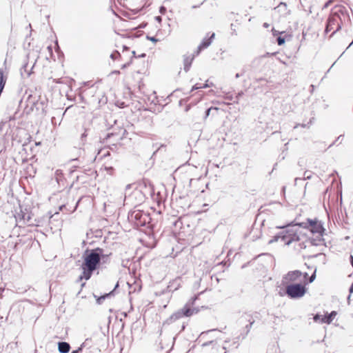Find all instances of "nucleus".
<instances>
[{"instance_id": "nucleus-1", "label": "nucleus", "mask_w": 353, "mask_h": 353, "mask_svg": "<svg viewBox=\"0 0 353 353\" xmlns=\"http://www.w3.org/2000/svg\"><path fill=\"white\" fill-rule=\"evenodd\" d=\"M318 221L307 219V222H302L294 225H288L285 229L276 235L274 236L272 239L269 241V243H272L281 240L285 245H290L294 242L300 241L299 234L301 233L297 226L303 228H312Z\"/></svg>"}, {"instance_id": "nucleus-2", "label": "nucleus", "mask_w": 353, "mask_h": 353, "mask_svg": "<svg viewBox=\"0 0 353 353\" xmlns=\"http://www.w3.org/2000/svg\"><path fill=\"white\" fill-rule=\"evenodd\" d=\"M108 255L103 254V250L99 248L86 250L83 254L84 261L81 265L83 273L80 279H90L92 272L98 268L101 260L108 258Z\"/></svg>"}, {"instance_id": "nucleus-3", "label": "nucleus", "mask_w": 353, "mask_h": 353, "mask_svg": "<svg viewBox=\"0 0 353 353\" xmlns=\"http://www.w3.org/2000/svg\"><path fill=\"white\" fill-rule=\"evenodd\" d=\"M345 17H349L346 8L343 6H334L328 17L325 30V33L334 30V28H336V29L333 31L332 34L339 31L341 28L342 21L345 19Z\"/></svg>"}, {"instance_id": "nucleus-4", "label": "nucleus", "mask_w": 353, "mask_h": 353, "mask_svg": "<svg viewBox=\"0 0 353 353\" xmlns=\"http://www.w3.org/2000/svg\"><path fill=\"white\" fill-rule=\"evenodd\" d=\"M196 296L192 297L181 309L178 310L168 318L163 323V325H169L183 317H190L199 312L197 307H193Z\"/></svg>"}, {"instance_id": "nucleus-5", "label": "nucleus", "mask_w": 353, "mask_h": 353, "mask_svg": "<svg viewBox=\"0 0 353 353\" xmlns=\"http://www.w3.org/2000/svg\"><path fill=\"white\" fill-rule=\"evenodd\" d=\"M128 219L137 228L146 226L151 221L150 214L140 210H134L129 212Z\"/></svg>"}, {"instance_id": "nucleus-6", "label": "nucleus", "mask_w": 353, "mask_h": 353, "mask_svg": "<svg viewBox=\"0 0 353 353\" xmlns=\"http://www.w3.org/2000/svg\"><path fill=\"white\" fill-rule=\"evenodd\" d=\"M256 316L257 313L256 312H248L243 313L242 315L239 318L237 321L238 324L241 326L245 325L243 328V332L241 333L242 339H244L250 332L252 325L255 322Z\"/></svg>"}, {"instance_id": "nucleus-7", "label": "nucleus", "mask_w": 353, "mask_h": 353, "mask_svg": "<svg viewBox=\"0 0 353 353\" xmlns=\"http://www.w3.org/2000/svg\"><path fill=\"white\" fill-rule=\"evenodd\" d=\"M285 294L290 299H299L306 292V288L302 283H292L285 285Z\"/></svg>"}, {"instance_id": "nucleus-8", "label": "nucleus", "mask_w": 353, "mask_h": 353, "mask_svg": "<svg viewBox=\"0 0 353 353\" xmlns=\"http://www.w3.org/2000/svg\"><path fill=\"white\" fill-rule=\"evenodd\" d=\"M302 274L303 273L300 270H294L288 272L285 275L283 276L282 285H285L288 283L299 282L298 283H302Z\"/></svg>"}, {"instance_id": "nucleus-9", "label": "nucleus", "mask_w": 353, "mask_h": 353, "mask_svg": "<svg viewBox=\"0 0 353 353\" xmlns=\"http://www.w3.org/2000/svg\"><path fill=\"white\" fill-rule=\"evenodd\" d=\"M16 219L19 220V221H23L24 224H27L28 225H39L37 223H34L32 221V217L30 214L29 213H24L22 211L21 213L18 214V215L16 216Z\"/></svg>"}, {"instance_id": "nucleus-10", "label": "nucleus", "mask_w": 353, "mask_h": 353, "mask_svg": "<svg viewBox=\"0 0 353 353\" xmlns=\"http://www.w3.org/2000/svg\"><path fill=\"white\" fill-rule=\"evenodd\" d=\"M127 134V131L123 128H121L119 129V132H113L110 133H108L104 138V140L108 141L109 139L113 137H118L116 139V141L122 140L123 138L125 137V134Z\"/></svg>"}, {"instance_id": "nucleus-11", "label": "nucleus", "mask_w": 353, "mask_h": 353, "mask_svg": "<svg viewBox=\"0 0 353 353\" xmlns=\"http://www.w3.org/2000/svg\"><path fill=\"white\" fill-rule=\"evenodd\" d=\"M215 34L212 33L210 37L204 38L200 45L198 46L197 51L196 52V55H198L201 50L207 48L212 43V39L214 38Z\"/></svg>"}, {"instance_id": "nucleus-12", "label": "nucleus", "mask_w": 353, "mask_h": 353, "mask_svg": "<svg viewBox=\"0 0 353 353\" xmlns=\"http://www.w3.org/2000/svg\"><path fill=\"white\" fill-rule=\"evenodd\" d=\"M196 54H192L191 57L190 56H184V58H183V69L185 70V72H188L190 69V67H191V65H192V63L195 57Z\"/></svg>"}, {"instance_id": "nucleus-13", "label": "nucleus", "mask_w": 353, "mask_h": 353, "mask_svg": "<svg viewBox=\"0 0 353 353\" xmlns=\"http://www.w3.org/2000/svg\"><path fill=\"white\" fill-rule=\"evenodd\" d=\"M310 231L313 234H318L320 236H322L325 229L322 223L318 221L312 228H310Z\"/></svg>"}, {"instance_id": "nucleus-14", "label": "nucleus", "mask_w": 353, "mask_h": 353, "mask_svg": "<svg viewBox=\"0 0 353 353\" xmlns=\"http://www.w3.org/2000/svg\"><path fill=\"white\" fill-rule=\"evenodd\" d=\"M58 350L60 353H68L70 350V345L65 341L59 342Z\"/></svg>"}, {"instance_id": "nucleus-15", "label": "nucleus", "mask_w": 353, "mask_h": 353, "mask_svg": "<svg viewBox=\"0 0 353 353\" xmlns=\"http://www.w3.org/2000/svg\"><path fill=\"white\" fill-rule=\"evenodd\" d=\"M118 286H119V283H117L115 285L114 289L112 291H111V292H110L109 293H106V294H105L104 295H102V296H101L98 297V298L97 299V303L98 304H99V305H100V304H101V303H103V301L106 298H108V297H110V296H114V290H115L117 288H118Z\"/></svg>"}, {"instance_id": "nucleus-16", "label": "nucleus", "mask_w": 353, "mask_h": 353, "mask_svg": "<svg viewBox=\"0 0 353 353\" xmlns=\"http://www.w3.org/2000/svg\"><path fill=\"white\" fill-rule=\"evenodd\" d=\"M336 312L332 311L327 315H325L323 318L321 319V323H327L330 324L334 319V318L336 315Z\"/></svg>"}, {"instance_id": "nucleus-17", "label": "nucleus", "mask_w": 353, "mask_h": 353, "mask_svg": "<svg viewBox=\"0 0 353 353\" xmlns=\"http://www.w3.org/2000/svg\"><path fill=\"white\" fill-rule=\"evenodd\" d=\"M180 286V279H176L172 282L170 283V285H168L169 290H176L179 288Z\"/></svg>"}, {"instance_id": "nucleus-18", "label": "nucleus", "mask_w": 353, "mask_h": 353, "mask_svg": "<svg viewBox=\"0 0 353 353\" xmlns=\"http://www.w3.org/2000/svg\"><path fill=\"white\" fill-rule=\"evenodd\" d=\"M54 177L57 182L60 184L63 181V172L61 170H57L54 173Z\"/></svg>"}, {"instance_id": "nucleus-19", "label": "nucleus", "mask_w": 353, "mask_h": 353, "mask_svg": "<svg viewBox=\"0 0 353 353\" xmlns=\"http://www.w3.org/2000/svg\"><path fill=\"white\" fill-rule=\"evenodd\" d=\"M28 63L23 65L21 68V74L23 77H29L30 76L31 72L27 70Z\"/></svg>"}, {"instance_id": "nucleus-20", "label": "nucleus", "mask_w": 353, "mask_h": 353, "mask_svg": "<svg viewBox=\"0 0 353 353\" xmlns=\"http://www.w3.org/2000/svg\"><path fill=\"white\" fill-rule=\"evenodd\" d=\"M219 108L216 107H210L208 108L205 112V115L203 117V120L205 121L207 118L210 116L211 111H218Z\"/></svg>"}, {"instance_id": "nucleus-21", "label": "nucleus", "mask_w": 353, "mask_h": 353, "mask_svg": "<svg viewBox=\"0 0 353 353\" xmlns=\"http://www.w3.org/2000/svg\"><path fill=\"white\" fill-rule=\"evenodd\" d=\"M119 57H121V54L117 50H115L110 54V58L113 60H115Z\"/></svg>"}, {"instance_id": "nucleus-22", "label": "nucleus", "mask_w": 353, "mask_h": 353, "mask_svg": "<svg viewBox=\"0 0 353 353\" xmlns=\"http://www.w3.org/2000/svg\"><path fill=\"white\" fill-rule=\"evenodd\" d=\"M312 178V172L310 171H305L303 174V179H310Z\"/></svg>"}, {"instance_id": "nucleus-23", "label": "nucleus", "mask_w": 353, "mask_h": 353, "mask_svg": "<svg viewBox=\"0 0 353 353\" xmlns=\"http://www.w3.org/2000/svg\"><path fill=\"white\" fill-rule=\"evenodd\" d=\"M276 40H277V43L279 46H281V45L284 44L285 41V38L281 37H278Z\"/></svg>"}, {"instance_id": "nucleus-24", "label": "nucleus", "mask_w": 353, "mask_h": 353, "mask_svg": "<svg viewBox=\"0 0 353 353\" xmlns=\"http://www.w3.org/2000/svg\"><path fill=\"white\" fill-rule=\"evenodd\" d=\"M322 316L321 314H316L314 316V321L315 322H321V319H322Z\"/></svg>"}, {"instance_id": "nucleus-25", "label": "nucleus", "mask_w": 353, "mask_h": 353, "mask_svg": "<svg viewBox=\"0 0 353 353\" xmlns=\"http://www.w3.org/2000/svg\"><path fill=\"white\" fill-rule=\"evenodd\" d=\"M316 278V270L314 272V273L310 276L308 283H312Z\"/></svg>"}, {"instance_id": "nucleus-26", "label": "nucleus", "mask_w": 353, "mask_h": 353, "mask_svg": "<svg viewBox=\"0 0 353 353\" xmlns=\"http://www.w3.org/2000/svg\"><path fill=\"white\" fill-rule=\"evenodd\" d=\"M243 94V92H240L237 94V95L235 97L236 101H234V103H238L239 98Z\"/></svg>"}, {"instance_id": "nucleus-27", "label": "nucleus", "mask_w": 353, "mask_h": 353, "mask_svg": "<svg viewBox=\"0 0 353 353\" xmlns=\"http://www.w3.org/2000/svg\"><path fill=\"white\" fill-rule=\"evenodd\" d=\"M146 39L149 41L154 42V43H156L158 41V39H156V37H154L147 36Z\"/></svg>"}, {"instance_id": "nucleus-28", "label": "nucleus", "mask_w": 353, "mask_h": 353, "mask_svg": "<svg viewBox=\"0 0 353 353\" xmlns=\"http://www.w3.org/2000/svg\"><path fill=\"white\" fill-rule=\"evenodd\" d=\"M166 8L165 6H161L159 8V12L161 14H165V12H166Z\"/></svg>"}, {"instance_id": "nucleus-29", "label": "nucleus", "mask_w": 353, "mask_h": 353, "mask_svg": "<svg viewBox=\"0 0 353 353\" xmlns=\"http://www.w3.org/2000/svg\"><path fill=\"white\" fill-rule=\"evenodd\" d=\"M132 63V59L130 60V61L123 64L121 65V69H125L126 68H128V66L130 65V64Z\"/></svg>"}, {"instance_id": "nucleus-30", "label": "nucleus", "mask_w": 353, "mask_h": 353, "mask_svg": "<svg viewBox=\"0 0 353 353\" xmlns=\"http://www.w3.org/2000/svg\"><path fill=\"white\" fill-rule=\"evenodd\" d=\"M332 2L333 0H328L323 6V9L327 8Z\"/></svg>"}, {"instance_id": "nucleus-31", "label": "nucleus", "mask_w": 353, "mask_h": 353, "mask_svg": "<svg viewBox=\"0 0 353 353\" xmlns=\"http://www.w3.org/2000/svg\"><path fill=\"white\" fill-rule=\"evenodd\" d=\"M302 276H303L302 282H303L305 284H307V283L305 282V280L308 277V274L307 272L303 273Z\"/></svg>"}, {"instance_id": "nucleus-32", "label": "nucleus", "mask_w": 353, "mask_h": 353, "mask_svg": "<svg viewBox=\"0 0 353 353\" xmlns=\"http://www.w3.org/2000/svg\"><path fill=\"white\" fill-rule=\"evenodd\" d=\"M201 88V85H199L198 83H196L195 85H194L191 89V92L192 91H194V90H199Z\"/></svg>"}, {"instance_id": "nucleus-33", "label": "nucleus", "mask_w": 353, "mask_h": 353, "mask_svg": "<svg viewBox=\"0 0 353 353\" xmlns=\"http://www.w3.org/2000/svg\"><path fill=\"white\" fill-rule=\"evenodd\" d=\"M276 53L277 52H272V53L267 52L265 54L262 55L261 57L262 58H265V57H268L275 55Z\"/></svg>"}, {"instance_id": "nucleus-34", "label": "nucleus", "mask_w": 353, "mask_h": 353, "mask_svg": "<svg viewBox=\"0 0 353 353\" xmlns=\"http://www.w3.org/2000/svg\"><path fill=\"white\" fill-rule=\"evenodd\" d=\"M230 27H231L232 34L236 35V26H234V24L232 23Z\"/></svg>"}, {"instance_id": "nucleus-35", "label": "nucleus", "mask_w": 353, "mask_h": 353, "mask_svg": "<svg viewBox=\"0 0 353 353\" xmlns=\"http://www.w3.org/2000/svg\"><path fill=\"white\" fill-rule=\"evenodd\" d=\"M83 343L79 347H78V349L75 350H73L72 352V353H79L80 352L82 351L83 350Z\"/></svg>"}, {"instance_id": "nucleus-36", "label": "nucleus", "mask_w": 353, "mask_h": 353, "mask_svg": "<svg viewBox=\"0 0 353 353\" xmlns=\"http://www.w3.org/2000/svg\"><path fill=\"white\" fill-rule=\"evenodd\" d=\"M225 99L229 101H232L234 99V97L232 94H227L225 97Z\"/></svg>"}, {"instance_id": "nucleus-37", "label": "nucleus", "mask_w": 353, "mask_h": 353, "mask_svg": "<svg viewBox=\"0 0 353 353\" xmlns=\"http://www.w3.org/2000/svg\"><path fill=\"white\" fill-rule=\"evenodd\" d=\"M343 137V135H340V136H339V137H337V139H336V141H334L332 144H330V145H329V147H328V148H331L332 145H334L336 143V142L337 141H340V139H341Z\"/></svg>"}, {"instance_id": "nucleus-38", "label": "nucleus", "mask_w": 353, "mask_h": 353, "mask_svg": "<svg viewBox=\"0 0 353 353\" xmlns=\"http://www.w3.org/2000/svg\"><path fill=\"white\" fill-rule=\"evenodd\" d=\"M88 136V130H85L84 132L81 134V139L83 140Z\"/></svg>"}, {"instance_id": "nucleus-39", "label": "nucleus", "mask_w": 353, "mask_h": 353, "mask_svg": "<svg viewBox=\"0 0 353 353\" xmlns=\"http://www.w3.org/2000/svg\"><path fill=\"white\" fill-rule=\"evenodd\" d=\"M212 83L208 84L207 81L203 86H201V88H207L212 86Z\"/></svg>"}, {"instance_id": "nucleus-40", "label": "nucleus", "mask_w": 353, "mask_h": 353, "mask_svg": "<svg viewBox=\"0 0 353 353\" xmlns=\"http://www.w3.org/2000/svg\"><path fill=\"white\" fill-rule=\"evenodd\" d=\"M299 125H301V127H303V128H305V127H306L307 125V124H304V123H303V124H296V125H294V129H296V128H298V126H299Z\"/></svg>"}, {"instance_id": "nucleus-41", "label": "nucleus", "mask_w": 353, "mask_h": 353, "mask_svg": "<svg viewBox=\"0 0 353 353\" xmlns=\"http://www.w3.org/2000/svg\"><path fill=\"white\" fill-rule=\"evenodd\" d=\"M185 323H183L182 325H181V330H179V332H181L182 331H183L185 328Z\"/></svg>"}, {"instance_id": "nucleus-42", "label": "nucleus", "mask_w": 353, "mask_h": 353, "mask_svg": "<svg viewBox=\"0 0 353 353\" xmlns=\"http://www.w3.org/2000/svg\"><path fill=\"white\" fill-rule=\"evenodd\" d=\"M213 342H214L213 341L205 342V343H203L202 346H203V347L208 346L210 344L212 343Z\"/></svg>"}, {"instance_id": "nucleus-43", "label": "nucleus", "mask_w": 353, "mask_h": 353, "mask_svg": "<svg viewBox=\"0 0 353 353\" xmlns=\"http://www.w3.org/2000/svg\"><path fill=\"white\" fill-rule=\"evenodd\" d=\"M5 289L3 288H0V299L3 297V292H4Z\"/></svg>"}, {"instance_id": "nucleus-44", "label": "nucleus", "mask_w": 353, "mask_h": 353, "mask_svg": "<svg viewBox=\"0 0 353 353\" xmlns=\"http://www.w3.org/2000/svg\"><path fill=\"white\" fill-rule=\"evenodd\" d=\"M155 20L160 23V22H161L162 18L160 16H157V17H155Z\"/></svg>"}, {"instance_id": "nucleus-45", "label": "nucleus", "mask_w": 353, "mask_h": 353, "mask_svg": "<svg viewBox=\"0 0 353 353\" xmlns=\"http://www.w3.org/2000/svg\"><path fill=\"white\" fill-rule=\"evenodd\" d=\"M191 105L190 104H188L185 106V111L188 112L190 110Z\"/></svg>"}, {"instance_id": "nucleus-46", "label": "nucleus", "mask_w": 353, "mask_h": 353, "mask_svg": "<svg viewBox=\"0 0 353 353\" xmlns=\"http://www.w3.org/2000/svg\"><path fill=\"white\" fill-rule=\"evenodd\" d=\"M299 245L300 246L299 248H295L298 249V250H301V249H303V248H305V245H304L303 243H299Z\"/></svg>"}, {"instance_id": "nucleus-47", "label": "nucleus", "mask_w": 353, "mask_h": 353, "mask_svg": "<svg viewBox=\"0 0 353 353\" xmlns=\"http://www.w3.org/2000/svg\"><path fill=\"white\" fill-rule=\"evenodd\" d=\"M132 57H131L130 59L132 60L133 58H137V56L136 55V52L135 51H132Z\"/></svg>"}, {"instance_id": "nucleus-48", "label": "nucleus", "mask_w": 353, "mask_h": 353, "mask_svg": "<svg viewBox=\"0 0 353 353\" xmlns=\"http://www.w3.org/2000/svg\"><path fill=\"white\" fill-rule=\"evenodd\" d=\"M146 54L145 53H142L137 56L138 58H143L145 57Z\"/></svg>"}, {"instance_id": "nucleus-49", "label": "nucleus", "mask_w": 353, "mask_h": 353, "mask_svg": "<svg viewBox=\"0 0 353 353\" xmlns=\"http://www.w3.org/2000/svg\"><path fill=\"white\" fill-rule=\"evenodd\" d=\"M349 292L350 294L353 293V283H352V285L349 289Z\"/></svg>"}, {"instance_id": "nucleus-50", "label": "nucleus", "mask_w": 353, "mask_h": 353, "mask_svg": "<svg viewBox=\"0 0 353 353\" xmlns=\"http://www.w3.org/2000/svg\"><path fill=\"white\" fill-rule=\"evenodd\" d=\"M281 6H283V7L286 8L287 5H286V3H283V2H281V3L279 5V6H278V7L279 8V7H281Z\"/></svg>"}, {"instance_id": "nucleus-51", "label": "nucleus", "mask_w": 353, "mask_h": 353, "mask_svg": "<svg viewBox=\"0 0 353 353\" xmlns=\"http://www.w3.org/2000/svg\"><path fill=\"white\" fill-rule=\"evenodd\" d=\"M194 112H195V114H199V113H200V110H199V108H197L194 110Z\"/></svg>"}, {"instance_id": "nucleus-52", "label": "nucleus", "mask_w": 353, "mask_h": 353, "mask_svg": "<svg viewBox=\"0 0 353 353\" xmlns=\"http://www.w3.org/2000/svg\"><path fill=\"white\" fill-rule=\"evenodd\" d=\"M299 180H301V179H300V178H297V177H296V178H295V179H294L295 185H296V184H297V181H298Z\"/></svg>"}, {"instance_id": "nucleus-53", "label": "nucleus", "mask_w": 353, "mask_h": 353, "mask_svg": "<svg viewBox=\"0 0 353 353\" xmlns=\"http://www.w3.org/2000/svg\"><path fill=\"white\" fill-rule=\"evenodd\" d=\"M269 26H270V25H269L268 23H263V27H265V28H268V27H269Z\"/></svg>"}, {"instance_id": "nucleus-54", "label": "nucleus", "mask_w": 353, "mask_h": 353, "mask_svg": "<svg viewBox=\"0 0 353 353\" xmlns=\"http://www.w3.org/2000/svg\"><path fill=\"white\" fill-rule=\"evenodd\" d=\"M123 50H129V48L127 47L126 46H123Z\"/></svg>"}, {"instance_id": "nucleus-55", "label": "nucleus", "mask_w": 353, "mask_h": 353, "mask_svg": "<svg viewBox=\"0 0 353 353\" xmlns=\"http://www.w3.org/2000/svg\"><path fill=\"white\" fill-rule=\"evenodd\" d=\"M114 74H119V70H115L113 72Z\"/></svg>"}, {"instance_id": "nucleus-56", "label": "nucleus", "mask_w": 353, "mask_h": 353, "mask_svg": "<svg viewBox=\"0 0 353 353\" xmlns=\"http://www.w3.org/2000/svg\"><path fill=\"white\" fill-rule=\"evenodd\" d=\"M199 6H193L192 8L193 9H194V8H199Z\"/></svg>"}, {"instance_id": "nucleus-57", "label": "nucleus", "mask_w": 353, "mask_h": 353, "mask_svg": "<svg viewBox=\"0 0 353 353\" xmlns=\"http://www.w3.org/2000/svg\"><path fill=\"white\" fill-rule=\"evenodd\" d=\"M130 187H131V185H130V184H128V185L126 186V189L130 188Z\"/></svg>"}, {"instance_id": "nucleus-58", "label": "nucleus", "mask_w": 353, "mask_h": 353, "mask_svg": "<svg viewBox=\"0 0 353 353\" xmlns=\"http://www.w3.org/2000/svg\"><path fill=\"white\" fill-rule=\"evenodd\" d=\"M235 77H236V78H239V73L236 74Z\"/></svg>"}, {"instance_id": "nucleus-59", "label": "nucleus", "mask_w": 353, "mask_h": 353, "mask_svg": "<svg viewBox=\"0 0 353 353\" xmlns=\"http://www.w3.org/2000/svg\"><path fill=\"white\" fill-rule=\"evenodd\" d=\"M215 330H216V329H212L211 330H209L208 332H212V331H215Z\"/></svg>"}, {"instance_id": "nucleus-60", "label": "nucleus", "mask_w": 353, "mask_h": 353, "mask_svg": "<svg viewBox=\"0 0 353 353\" xmlns=\"http://www.w3.org/2000/svg\"><path fill=\"white\" fill-rule=\"evenodd\" d=\"M166 1H170V0H165L164 1V3L166 2Z\"/></svg>"}]
</instances>
